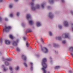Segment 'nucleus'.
<instances>
[{"label":"nucleus","mask_w":73,"mask_h":73,"mask_svg":"<svg viewBox=\"0 0 73 73\" xmlns=\"http://www.w3.org/2000/svg\"><path fill=\"white\" fill-rule=\"evenodd\" d=\"M66 42V41H63L62 42V43H63V44H65Z\"/></svg>","instance_id":"obj_34"},{"label":"nucleus","mask_w":73,"mask_h":73,"mask_svg":"<svg viewBox=\"0 0 73 73\" xmlns=\"http://www.w3.org/2000/svg\"><path fill=\"white\" fill-rule=\"evenodd\" d=\"M5 21H8V19L7 18H5Z\"/></svg>","instance_id":"obj_39"},{"label":"nucleus","mask_w":73,"mask_h":73,"mask_svg":"<svg viewBox=\"0 0 73 73\" xmlns=\"http://www.w3.org/2000/svg\"><path fill=\"white\" fill-rule=\"evenodd\" d=\"M62 36L64 38H69V36L68 34H63L62 35Z\"/></svg>","instance_id":"obj_9"},{"label":"nucleus","mask_w":73,"mask_h":73,"mask_svg":"<svg viewBox=\"0 0 73 73\" xmlns=\"http://www.w3.org/2000/svg\"><path fill=\"white\" fill-rule=\"evenodd\" d=\"M6 60H7V61H11V58H7L6 59Z\"/></svg>","instance_id":"obj_28"},{"label":"nucleus","mask_w":73,"mask_h":73,"mask_svg":"<svg viewBox=\"0 0 73 73\" xmlns=\"http://www.w3.org/2000/svg\"><path fill=\"white\" fill-rule=\"evenodd\" d=\"M26 45L27 47H28V46H29V44H28V43H26Z\"/></svg>","instance_id":"obj_36"},{"label":"nucleus","mask_w":73,"mask_h":73,"mask_svg":"<svg viewBox=\"0 0 73 73\" xmlns=\"http://www.w3.org/2000/svg\"><path fill=\"white\" fill-rule=\"evenodd\" d=\"M5 64L6 66H8V65H9V63L7 62H5Z\"/></svg>","instance_id":"obj_20"},{"label":"nucleus","mask_w":73,"mask_h":73,"mask_svg":"<svg viewBox=\"0 0 73 73\" xmlns=\"http://www.w3.org/2000/svg\"><path fill=\"white\" fill-rule=\"evenodd\" d=\"M48 16L49 18H50V19H53L54 17V15H53V13L52 12H50L49 13L48 15Z\"/></svg>","instance_id":"obj_6"},{"label":"nucleus","mask_w":73,"mask_h":73,"mask_svg":"<svg viewBox=\"0 0 73 73\" xmlns=\"http://www.w3.org/2000/svg\"><path fill=\"white\" fill-rule=\"evenodd\" d=\"M51 7L49 6H48L47 7V9H51Z\"/></svg>","instance_id":"obj_30"},{"label":"nucleus","mask_w":73,"mask_h":73,"mask_svg":"<svg viewBox=\"0 0 73 73\" xmlns=\"http://www.w3.org/2000/svg\"><path fill=\"white\" fill-rule=\"evenodd\" d=\"M71 13L73 15V12H71Z\"/></svg>","instance_id":"obj_53"},{"label":"nucleus","mask_w":73,"mask_h":73,"mask_svg":"<svg viewBox=\"0 0 73 73\" xmlns=\"http://www.w3.org/2000/svg\"><path fill=\"white\" fill-rule=\"evenodd\" d=\"M72 27H73V24H72Z\"/></svg>","instance_id":"obj_55"},{"label":"nucleus","mask_w":73,"mask_h":73,"mask_svg":"<svg viewBox=\"0 0 73 73\" xmlns=\"http://www.w3.org/2000/svg\"><path fill=\"white\" fill-rule=\"evenodd\" d=\"M45 5V3H42L41 4V6L42 7V8H44V6Z\"/></svg>","instance_id":"obj_13"},{"label":"nucleus","mask_w":73,"mask_h":73,"mask_svg":"<svg viewBox=\"0 0 73 73\" xmlns=\"http://www.w3.org/2000/svg\"><path fill=\"white\" fill-rule=\"evenodd\" d=\"M2 59H3V61H4V58H3Z\"/></svg>","instance_id":"obj_48"},{"label":"nucleus","mask_w":73,"mask_h":73,"mask_svg":"<svg viewBox=\"0 0 73 73\" xmlns=\"http://www.w3.org/2000/svg\"><path fill=\"white\" fill-rule=\"evenodd\" d=\"M22 58L24 60H27V57H26V56L24 55H23L22 56Z\"/></svg>","instance_id":"obj_12"},{"label":"nucleus","mask_w":73,"mask_h":73,"mask_svg":"<svg viewBox=\"0 0 73 73\" xmlns=\"http://www.w3.org/2000/svg\"><path fill=\"white\" fill-rule=\"evenodd\" d=\"M23 38L24 40H25L26 38H25V37H23Z\"/></svg>","instance_id":"obj_37"},{"label":"nucleus","mask_w":73,"mask_h":73,"mask_svg":"<svg viewBox=\"0 0 73 73\" xmlns=\"http://www.w3.org/2000/svg\"><path fill=\"white\" fill-rule=\"evenodd\" d=\"M20 13L19 12H17V13L16 14V15L17 16L19 17L20 16Z\"/></svg>","instance_id":"obj_14"},{"label":"nucleus","mask_w":73,"mask_h":73,"mask_svg":"<svg viewBox=\"0 0 73 73\" xmlns=\"http://www.w3.org/2000/svg\"><path fill=\"white\" fill-rule=\"evenodd\" d=\"M1 21V18L0 17V21Z\"/></svg>","instance_id":"obj_46"},{"label":"nucleus","mask_w":73,"mask_h":73,"mask_svg":"<svg viewBox=\"0 0 73 73\" xmlns=\"http://www.w3.org/2000/svg\"><path fill=\"white\" fill-rule=\"evenodd\" d=\"M41 50L42 51H43V52H44V53H47V52H48V49L44 47V48H41Z\"/></svg>","instance_id":"obj_7"},{"label":"nucleus","mask_w":73,"mask_h":73,"mask_svg":"<svg viewBox=\"0 0 73 73\" xmlns=\"http://www.w3.org/2000/svg\"><path fill=\"white\" fill-rule=\"evenodd\" d=\"M30 64H31V65L32 66L33 65V63H32L31 62Z\"/></svg>","instance_id":"obj_42"},{"label":"nucleus","mask_w":73,"mask_h":73,"mask_svg":"<svg viewBox=\"0 0 73 73\" xmlns=\"http://www.w3.org/2000/svg\"><path fill=\"white\" fill-rule=\"evenodd\" d=\"M11 29V26H5V28L3 29V32H8L9 31V30Z\"/></svg>","instance_id":"obj_3"},{"label":"nucleus","mask_w":73,"mask_h":73,"mask_svg":"<svg viewBox=\"0 0 73 73\" xmlns=\"http://www.w3.org/2000/svg\"><path fill=\"white\" fill-rule=\"evenodd\" d=\"M55 47H56V44H55Z\"/></svg>","instance_id":"obj_56"},{"label":"nucleus","mask_w":73,"mask_h":73,"mask_svg":"<svg viewBox=\"0 0 73 73\" xmlns=\"http://www.w3.org/2000/svg\"><path fill=\"white\" fill-rule=\"evenodd\" d=\"M5 43L6 45H9L11 43V42L8 40H6L5 41Z\"/></svg>","instance_id":"obj_10"},{"label":"nucleus","mask_w":73,"mask_h":73,"mask_svg":"<svg viewBox=\"0 0 73 73\" xmlns=\"http://www.w3.org/2000/svg\"><path fill=\"white\" fill-rule=\"evenodd\" d=\"M40 40H41V42H42V43L43 44H44V40H43V39H42V38H41V39H40Z\"/></svg>","instance_id":"obj_27"},{"label":"nucleus","mask_w":73,"mask_h":73,"mask_svg":"<svg viewBox=\"0 0 73 73\" xmlns=\"http://www.w3.org/2000/svg\"><path fill=\"white\" fill-rule=\"evenodd\" d=\"M42 70H43V73H46L47 71H46V70L45 69L46 68H47V65H46L45 66H44V65H43L42 66Z\"/></svg>","instance_id":"obj_5"},{"label":"nucleus","mask_w":73,"mask_h":73,"mask_svg":"<svg viewBox=\"0 0 73 73\" xmlns=\"http://www.w3.org/2000/svg\"><path fill=\"white\" fill-rule=\"evenodd\" d=\"M17 42H19V40H17Z\"/></svg>","instance_id":"obj_51"},{"label":"nucleus","mask_w":73,"mask_h":73,"mask_svg":"<svg viewBox=\"0 0 73 73\" xmlns=\"http://www.w3.org/2000/svg\"><path fill=\"white\" fill-rule=\"evenodd\" d=\"M52 60H51V61H50V62H52Z\"/></svg>","instance_id":"obj_59"},{"label":"nucleus","mask_w":73,"mask_h":73,"mask_svg":"<svg viewBox=\"0 0 73 73\" xmlns=\"http://www.w3.org/2000/svg\"><path fill=\"white\" fill-rule=\"evenodd\" d=\"M1 52H0V54H1Z\"/></svg>","instance_id":"obj_58"},{"label":"nucleus","mask_w":73,"mask_h":73,"mask_svg":"<svg viewBox=\"0 0 73 73\" xmlns=\"http://www.w3.org/2000/svg\"><path fill=\"white\" fill-rule=\"evenodd\" d=\"M13 45L14 46H16L17 45V43L16 42L14 41L13 43Z\"/></svg>","instance_id":"obj_15"},{"label":"nucleus","mask_w":73,"mask_h":73,"mask_svg":"<svg viewBox=\"0 0 73 73\" xmlns=\"http://www.w3.org/2000/svg\"><path fill=\"white\" fill-rule=\"evenodd\" d=\"M62 2H64V0H62Z\"/></svg>","instance_id":"obj_47"},{"label":"nucleus","mask_w":73,"mask_h":73,"mask_svg":"<svg viewBox=\"0 0 73 73\" xmlns=\"http://www.w3.org/2000/svg\"><path fill=\"white\" fill-rule=\"evenodd\" d=\"M49 34L50 36H52V32L50 31L49 32Z\"/></svg>","instance_id":"obj_21"},{"label":"nucleus","mask_w":73,"mask_h":73,"mask_svg":"<svg viewBox=\"0 0 73 73\" xmlns=\"http://www.w3.org/2000/svg\"><path fill=\"white\" fill-rule=\"evenodd\" d=\"M71 55L72 56V57H73V54L72 53H71Z\"/></svg>","instance_id":"obj_43"},{"label":"nucleus","mask_w":73,"mask_h":73,"mask_svg":"<svg viewBox=\"0 0 73 73\" xmlns=\"http://www.w3.org/2000/svg\"><path fill=\"white\" fill-rule=\"evenodd\" d=\"M36 25L37 27H39L41 26V22L38 21L36 22Z\"/></svg>","instance_id":"obj_8"},{"label":"nucleus","mask_w":73,"mask_h":73,"mask_svg":"<svg viewBox=\"0 0 73 73\" xmlns=\"http://www.w3.org/2000/svg\"><path fill=\"white\" fill-rule=\"evenodd\" d=\"M49 1L50 3H52L53 2V1L52 0H49Z\"/></svg>","instance_id":"obj_24"},{"label":"nucleus","mask_w":73,"mask_h":73,"mask_svg":"<svg viewBox=\"0 0 73 73\" xmlns=\"http://www.w3.org/2000/svg\"><path fill=\"white\" fill-rule=\"evenodd\" d=\"M64 25L66 27H68L69 25V24H68V23L67 21H65L64 23Z\"/></svg>","instance_id":"obj_11"},{"label":"nucleus","mask_w":73,"mask_h":73,"mask_svg":"<svg viewBox=\"0 0 73 73\" xmlns=\"http://www.w3.org/2000/svg\"><path fill=\"white\" fill-rule=\"evenodd\" d=\"M53 45L54 47H55V43H53Z\"/></svg>","instance_id":"obj_41"},{"label":"nucleus","mask_w":73,"mask_h":73,"mask_svg":"<svg viewBox=\"0 0 73 73\" xmlns=\"http://www.w3.org/2000/svg\"><path fill=\"white\" fill-rule=\"evenodd\" d=\"M22 25H24V24L23 23H22V24H21Z\"/></svg>","instance_id":"obj_54"},{"label":"nucleus","mask_w":73,"mask_h":73,"mask_svg":"<svg viewBox=\"0 0 73 73\" xmlns=\"http://www.w3.org/2000/svg\"><path fill=\"white\" fill-rule=\"evenodd\" d=\"M15 1H18L19 0H14Z\"/></svg>","instance_id":"obj_50"},{"label":"nucleus","mask_w":73,"mask_h":73,"mask_svg":"<svg viewBox=\"0 0 73 73\" xmlns=\"http://www.w3.org/2000/svg\"><path fill=\"white\" fill-rule=\"evenodd\" d=\"M3 1V0H0V3H1Z\"/></svg>","instance_id":"obj_45"},{"label":"nucleus","mask_w":73,"mask_h":73,"mask_svg":"<svg viewBox=\"0 0 73 73\" xmlns=\"http://www.w3.org/2000/svg\"><path fill=\"white\" fill-rule=\"evenodd\" d=\"M2 68H4V65H3L2 66Z\"/></svg>","instance_id":"obj_52"},{"label":"nucleus","mask_w":73,"mask_h":73,"mask_svg":"<svg viewBox=\"0 0 73 73\" xmlns=\"http://www.w3.org/2000/svg\"><path fill=\"white\" fill-rule=\"evenodd\" d=\"M12 7H13V5L10 4L9 5V8H12Z\"/></svg>","instance_id":"obj_18"},{"label":"nucleus","mask_w":73,"mask_h":73,"mask_svg":"<svg viewBox=\"0 0 73 73\" xmlns=\"http://www.w3.org/2000/svg\"><path fill=\"white\" fill-rule=\"evenodd\" d=\"M60 68V66H56L55 67V69H58Z\"/></svg>","instance_id":"obj_26"},{"label":"nucleus","mask_w":73,"mask_h":73,"mask_svg":"<svg viewBox=\"0 0 73 73\" xmlns=\"http://www.w3.org/2000/svg\"><path fill=\"white\" fill-rule=\"evenodd\" d=\"M30 69L31 70H33V67L32 66H31Z\"/></svg>","instance_id":"obj_38"},{"label":"nucleus","mask_w":73,"mask_h":73,"mask_svg":"<svg viewBox=\"0 0 73 73\" xmlns=\"http://www.w3.org/2000/svg\"><path fill=\"white\" fill-rule=\"evenodd\" d=\"M30 4H31V5H33L34 4V3L33 2H32L30 3Z\"/></svg>","instance_id":"obj_35"},{"label":"nucleus","mask_w":73,"mask_h":73,"mask_svg":"<svg viewBox=\"0 0 73 73\" xmlns=\"http://www.w3.org/2000/svg\"><path fill=\"white\" fill-rule=\"evenodd\" d=\"M59 27V29H62V26L60 25H59L58 26Z\"/></svg>","instance_id":"obj_31"},{"label":"nucleus","mask_w":73,"mask_h":73,"mask_svg":"<svg viewBox=\"0 0 73 73\" xmlns=\"http://www.w3.org/2000/svg\"><path fill=\"white\" fill-rule=\"evenodd\" d=\"M9 69L10 70H12V67H9Z\"/></svg>","instance_id":"obj_33"},{"label":"nucleus","mask_w":73,"mask_h":73,"mask_svg":"<svg viewBox=\"0 0 73 73\" xmlns=\"http://www.w3.org/2000/svg\"><path fill=\"white\" fill-rule=\"evenodd\" d=\"M56 38L57 40H59L61 39V37H56Z\"/></svg>","instance_id":"obj_17"},{"label":"nucleus","mask_w":73,"mask_h":73,"mask_svg":"<svg viewBox=\"0 0 73 73\" xmlns=\"http://www.w3.org/2000/svg\"><path fill=\"white\" fill-rule=\"evenodd\" d=\"M69 73H72V71H69Z\"/></svg>","instance_id":"obj_44"},{"label":"nucleus","mask_w":73,"mask_h":73,"mask_svg":"<svg viewBox=\"0 0 73 73\" xmlns=\"http://www.w3.org/2000/svg\"><path fill=\"white\" fill-rule=\"evenodd\" d=\"M19 66H17L15 68V70H19Z\"/></svg>","instance_id":"obj_23"},{"label":"nucleus","mask_w":73,"mask_h":73,"mask_svg":"<svg viewBox=\"0 0 73 73\" xmlns=\"http://www.w3.org/2000/svg\"><path fill=\"white\" fill-rule=\"evenodd\" d=\"M9 37L11 39H13V36L12 35H10L9 36Z\"/></svg>","instance_id":"obj_19"},{"label":"nucleus","mask_w":73,"mask_h":73,"mask_svg":"<svg viewBox=\"0 0 73 73\" xmlns=\"http://www.w3.org/2000/svg\"><path fill=\"white\" fill-rule=\"evenodd\" d=\"M23 64L24 65H25V67H26V68H27V67H28V66L27 65V64H26V63H24Z\"/></svg>","instance_id":"obj_22"},{"label":"nucleus","mask_w":73,"mask_h":73,"mask_svg":"<svg viewBox=\"0 0 73 73\" xmlns=\"http://www.w3.org/2000/svg\"><path fill=\"white\" fill-rule=\"evenodd\" d=\"M17 52H20V49L19 48H17Z\"/></svg>","instance_id":"obj_25"},{"label":"nucleus","mask_w":73,"mask_h":73,"mask_svg":"<svg viewBox=\"0 0 73 73\" xmlns=\"http://www.w3.org/2000/svg\"><path fill=\"white\" fill-rule=\"evenodd\" d=\"M3 70H4V71H7V70H8V69L6 68H4Z\"/></svg>","instance_id":"obj_29"},{"label":"nucleus","mask_w":73,"mask_h":73,"mask_svg":"<svg viewBox=\"0 0 73 73\" xmlns=\"http://www.w3.org/2000/svg\"><path fill=\"white\" fill-rule=\"evenodd\" d=\"M40 8V5L38 4H37L36 5L35 7L34 6H32L31 9L33 11H35V10H36V9H39Z\"/></svg>","instance_id":"obj_2"},{"label":"nucleus","mask_w":73,"mask_h":73,"mask_svg":"<svg viewBox=\"0 0 73 73\" xmlns=\"http://www.w3.org/2000/svg\"><path fill=\"white\" fill-rule=\"evenodd\" d=\"M48 73H50V72H48Z\"/></svg>","instance_id":"obj_57"},{"label":"nucleus","mask_w":73,"mask_h":73,"mask_svg":"<svg viewBox=\"0 0 73 73\" xmlns=\"http://www.w3.org/2000/svg\"><path fill=\"white\" fill-rule=\"evenodd\" d=\"M47 61V59L45 58H44L42 59V66H43V65H44V66L47 65L45 63V62H46Z\"/></svg>","instance_id":"obj_4"},{"label":"nucleus","mask_w":73,"mask_h":73,"mask_svg":"<svg viewBox=\"0 0 73 73\" xmlns=\"http://www.w3.org/2000/svg\"><path fill=\"white\" fill-rule=\"evenodd\" d=\"M72 30H73V28H72Z\"/></svg>","instance_id":"obj_61"},{"label":"nucleus","mask_w":73,"mask_h":73,"mask_svg":"<svg viewBox=\"0 0 73 73\" xmlns=\"http://www.w3.org/2000/svg\"><path fill=\"white\" fill-rule=\"evenodd\" d=\"M0 42H2V38H1V40H0Z\"/></svg>","instance_id":"obj_40"},{"label":"nucleus","mask_w":73,"mask_h":73,"mask_svg":"<svg viewBox=\"0 0 73 73\" xmlns=\"http://www.w3.org/2000/svg\"><path fill=\"white\" fill-rule=\"evenodd\" d=\"M34 0H32V1H34Z\"/></svg>","instance_id":"obj_60"},{"label":"nucleus","mask_w":73,"mask_h":73,"mask_svg":"<svg viewBox=\"0 0 73 73\" xmlns=\"http://www.w3.org/2000/svg\"><path fill=\"white\" fill-rule=\"evenodd\" d=\"M26 18L28 20H29V23L30 25H32L34 24V22L31 19V16L30 14H27L26 16Z\"/></svg>","instance_id":"obj_1"},{"label":"nucleus","mask_w":73,"mask_h":73,"mask_svg":"<svg viewBox=\"0 0 73 73\" xmlns=\"http://www.w3.org/2000/svg\"><path fill=\"white\" fill-rule=\"evenodd\" d=\"M49 59H50V60H52V57H50L49 58Z\"/></svg>","instance_id":"obj_49"},{"label":"nucleus","mask_w":73,"mask_h":73,"mask_svg":"<svg viewBox=\"0 0 73 73\" xmlns=\"http://www.w3.org/2000/svg\"><path fill=\"white\" fill-rule=\"evenodd\" d=\"M69 50H73V47H71L69 48Z\"/></svg>","instance_id":"obj_32"},{"label":"nucleus","mask_w":73,"mask_h":73,"mask_svg":"<svg viewBox=\"0 0 73 73\" xmlns=\"http://www.w3.org/2000/svg\"><path fill=\"white\" fill-rule=\"evenodd\" d=\"M10 16L11 17H14V15L13 13H11L10 15Z\"/></svg>","instance_id":"obj_16"}]
</instances>
